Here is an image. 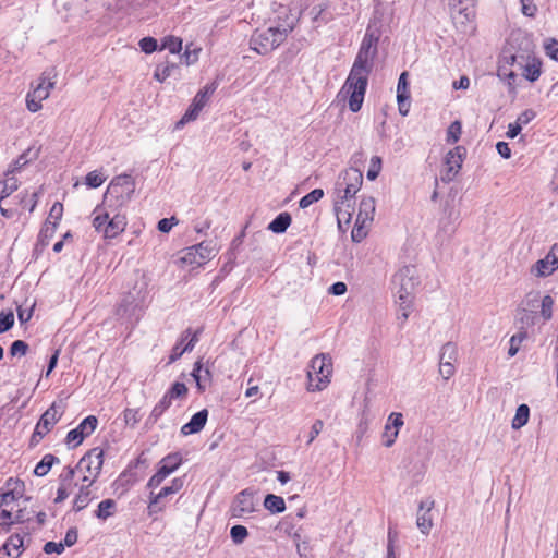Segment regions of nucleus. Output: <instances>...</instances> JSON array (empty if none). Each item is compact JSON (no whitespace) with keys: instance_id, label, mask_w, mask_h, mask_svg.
Returning a JSON list of instances; mask_svg holds the SVG:
<instances>
[{"instance_id":"nucleus-1","label":"nucleus","mask_w":558,"mask_h":558,"mask_svg":"<svg viewBox=\"0 0 558 558\" xmlns=\"http://www.w3.org/2000/svg\"><path fill=\"white\" fill-rule=\"evenodd\" d=\"M378 40L379 34L368 26L349 76L339 93V95L345 94L349 96V108L352 112H357L362 108L368 75L373 70L374 59L377 54Z\"/></svg>"},{"instance_id":"nucleus-2","label":"nucleus","mask_w":558,"mask_h":558,"mask_svg":"<svg viewBox=\"0 0 558 558\" xmlns=\"http://www.w3.org/2000/svg\"><path fill=\"white\" fill-rule=\"evenodd\" d=\"M294 25V21H291L282 25L256 31L250 40L251 48L262 56L271 52L286 40L288 34L293 31Z\"/></svg>"},{"instance_id":"nucleus-3","label":"nucleus","mask_w":558,"mask_h":558,"mask_svg":"<svg viewBox=\"0 0 558 558\" xmlns=\"http://www.w3.org/2000/svg\"><path fill=\"white\" fill-rule=\"evenodd\" d=\"M135 182L130 174H120L113 178L104 196L105 205L117 210L125 206L133 197Z\"/></svg>"},{"instance_id":"nucleus-4","label":"nucleus","mask_w":558,"mask_h":558,"mask_svg":"<svg viewBox=\"0 0 558 558\" xmlns=\"http://www.w3.org/2000/svg\"><path fill=\"white\" fill-rule=\"evenodd\" d=\"M332 373L331 357L328 354H317L311 360L307 371V390L320 391L330 383Z\"/></svg>"},{"instance_id":"nucleus-5","label":"nucleus","mask_w":558,"mask_h":558,"mask_svg":"<svg viewBox=\"0 0 558 558\" xmlns=\"http://www.w3.org/2000/svg\"><path fill=\"white\" fill-rule=\"evenodd\" d=\"M363 183V173L356 168L342 171L336 182V197L350 202L360 191Z\"/></svg>"},{"instance_id":"nucleus-6","label":"nucleus","mask_w":558,"mask_h":558,"mask_svg":"<svg viewBox=\"0 0 558 558\" xmlns=\"http://www.w3.org/2000/svg\"><path fill=\"white\" fill-rule=\"evenodd\" d=\"M104 464V450L99 447H95L87 451L76 464V469L78 472L89 475V484L93 485L102 469Z\"/></svg>"},{"instance_id":"nucleus-7","label":"nucleus","mask_w":558,"mask_h":558,"mask_svg":"<svg viewBox=\"0 0 558 558\" xmlns=\"http://www.w3.org/2000/svg\"><path fill=\"white\" fill-rule=\"evenodd\" d=\"M448 7L453 23L461 32H466L475 17V9L471 0H449Z\"/></svg>"},{"instance_id":"nucleus-8","label":"nucleus","mask_w":558,"mask_h":558,"mask_svg":"<svg viewBox=\"0 0 558 558\" xmlns=\"http://www.w3.org/2000/svg\"><path fill=\"white\" fill-rule=\"evenodd\" d=\"M418 282L417 269L412 265L403 266L393 275L392 278L397 295H413Z\"/></svg>"},{"instance_id":"nucleus-9","label":"nucleus","mask_w":558,"mask_h":558,"mask_svg":"<svg viewBox=\"0 0 558 558\" xmlns=\"http://www.w3.org/2000/svg\"><path fill=\"white\" fill-rule=\"evenodd\" d=\"M182 463V457L179 452L169 453L159 462L157 472L149 478L147 486L149 488L158 487L167 476L173 473Z\"/></svg>"},{"instance_id":"nucleus-10","label":"nucleus","mask_w":558,"mask_h":558,"mask_svg":"<svg viewBox=\"0 0 558 558\" xmlns=\"http://www.w3.org/2000/svg\"><path fill=\"white\" fill-rule=\"evenodd\" d=\"M98 425V420L94 415L85 417L77 427L71 429L66 437V445L75 448L83 442V440L93 434Z\"/></svg>"},{"instance_id":"nucleus-11","label":"nucleus","mask_w":558,"mask_h":558,"mask_svg":"<svg viewBox=\"0 0 558 558\" xmlns=\"http://www.w3.org/2000/svg\"><path fill=\"white\" fill-rule=\"evenodd\" d=\"M507 63L511 66L517 68L530 82H535L541 75V64L533 62H525L523 56L511 54L510 57H504Z\"/></svg>"},{"instance_id":"nucleus-12","label":"nucleus","mask_w":558,"mask_h":558,"mask_svg":"<svg viewBox=\"0 0 558 558\" xmlns=\"http://www.w3.org/2000/svg\"><path fill=\"white\" fill-rule=\"evenodd\" d=\"M558 269V243L554 244L547 255L537 260L531 271L536 277H548Z\"/></svg>"},{"instance_id":"nucleus-13","label":"nucleus","mask_w":558,"mask_h":558,"mask_svg":"<svg viewBox=\"0 0 558 558\" xmlns=\"http://www.w3.org/2000/svg\"><path fill=\"white\" fill-rule=\"evenodd\" d=\"M464 153V147L457 146L446 155L445 162L447 165V170L441 175L442 181L450 182L456 177L462 166Z\"/></svg>"},{"instance_id":"nucleus-14","label":"nucleus","mask_w":558,"mask_h":558,"mask_svg":"<svg viewBox=\"0 0 558 558\" xmlns=\"http://www.w3.org/2000/svg\"><path fill=\"white\" fill-rule=\"evenodd\" d=\"M255 511L254 494L248 489L240 492L232 506L233 517L241 518Z\"/></svg>"},{"instance_id":"nucleus-15","label":"nucleus","mask_w":558,"mask_h":558,"mask_svg":"<svg viewBox=\"0 0 558 558\" xmlns=\"http://www.w3.org/2000/svg\"><path fill=\"white\" fill-rule=\"evenodd\" d=\"M434 505L435 502L430 498L422 500L418 505L416 525L418 530L425 535L429 534L433 527V518L430 511L434 508Z\"/></svg>"},{"instance_id":"nucleus-16","label":"nucleus","mask_w":558,"mask_h":558,"mask_svg":"<svg viewBox=\"0 0 558 558\" xmlns=\"http://www.w3.org/2000/svg\"><path fill=\"white\" fill-rule=\"evenodd\" d=\"M147 295H148V290H147V282L143 279L142 281H137L132 291H130L128 293V295L124 298L123 302L129 305V306H133V307H141L146 299H147Z\"/></svg>"},{"instance_id":"nucleus-17","label":"nucleus","mask_w":558,"mask_h":558,"mask_svg":"<svg viewBox=\"0 0 558 558\" xmlns=\"http://www.w3.org/2000/svg\"><path fill=\"white\" fill-rule=\"evenodd\" d=\"M56 82L52 81V71H45L37 84L34 86V89L31 92L32 96L45 100L49 97L50 90L54 87Z\"/></svg>"},{"instance_id":"nucleus-18","label":"nucleus","mask_w":558,"mask_h":558,"mask_svg":"<svg viewBox=\"0 0 558 558\" xmlns=\"http://www.w3.org/2000/svg\"><path fill=\"white\" fill-rule=\"evenodd\" d=\"M208 418V410L203 409L196 412L191 420L181 427V434L187 436L191 434L199 433L206 425Z\"/></svg>"},{"instance_id":"nucleus-19","label":"nucleus","mask_w":558,"mask_h":558,"mask_svg":"<svg viewBox=\"0 0 558 558\" xmlns=\"http://www.w3.org/2000/svg\"><path fill=\"white\" fill-rule=\"evenodd\" d=\"M60 418L61 413L57 410L56 403H52L50 408L43 413L36 427L47 435Z\"/></svg>"},{"instance_id":"nucleus-20","label":"nucleus","mask_w":558,"mask_h":558,"mask_svg":"<svg viewBox=\"0 0 558 558\" xmlns=\"http://www.w3.org/2000/svg\"><path fill=\"white\" fill-rule=\"evenodd\" d=\"M23 537L20 534L11 535L0 548V558H19L22 554Z\"/></svg>"},{"instance_id":"nucleus-21","label":"nucleus","mask_w":558,"mask_h":558,"mask_svg":"<svg viewBox=\"0 0 558 558\" xmlns=\"http://www.w3.org/2000/svg\"><path fill=\"white\" fill-rule=\"evenodd\" d=\"M444 214L445 216L439 221L440 229L446 233H452L460 214L449 202H446L444 205Z\"/></svg>"},{"instance_id":"nucleus-22","label":"nucleus","mask_w":558,"mask_h":558,"mask_svg":"<svg viewBox=\"0 0 558 558\" xmlns=\"http://www.w3.org/2000/svg\"><path fill=\"white\" fill-rule=\"evenodd\" d=\"M126 227V218L124 215L116 214L104 228L106 239H113L124 231Z\"/></svg>"},{"instance_id":"nucleus-23","label":"nucleus","mask_w":558,"mask_h":558,"mask_svg":"<svg viewBox=\"0 0 558 558\" xmlns=\"http://www.w3.org/2000/svg\"><path fill=\"white\" fill-rule=\"evenodd\" d=\"M333 209L337 216L339 228L342 227L343 222L345 225L350 223L353 213V207L350 205V202L335 197Z\"/></svg>"},{"instance_id":"nucleus-24","label":"nucleus","mask_w":558,"mask_h":558,"mask_svg":"<svg viewBox=\"0 0 558 558\" xmlns=\"http://www.w3.org/2000/svg\"><path fill=\"white\" fill-rule=\"evenodd\" d=\"M375 213V199L372 196H363L360 206L359 214L356 217V225L372 221Z\"/></svg>"},{"instance_id":"nucleus-25","label":"nucleus","mask_w":558,"mask_h":558,"mask_svg":"<svg viewBox=\"0 0 558 558\" xmlns=\"http://www.w3.org/2000/svg\"><path fill=\"white\" fill-rule=\"evenodd\" d=\"M90 487L92 485L88 484L81 485L78 493L73 500V511L80 512L81 510L85 509L92 501L93 496Z\"/></svg>"},{"instance_id":"nucleus-26","label":"nucleus","mask_w":558,"mask_h":558,"mask_svg":"<svg viewBox=\"0 0 558 558\" xmlns=\"http://www.w3.org/2000/svg\"><path fill=\"white\" fill-rule=\"evenodd\" d=\"M172 494L175 493L169 486L162 487L158 494L150 493L148 505L149 514L161 511L163 508V506L161 505V500Z\"/></svg>"},{"instance_id":"nucleus-27","label":"nucleus","mask_w":558,"mask_h":558,"mask_svg":"<svg viewBox=\"0 0 558 558\" xmlns=\"http://www.w3.org/2000/svg\"><path fill=\"white\" fill-rule=\"evenodd\" d=\"M192 250H195L198 254V260L204 264L206 260L211 259L216 255V245L213 241H203L196 245L192 246Z\"/></svg>"},{"instance_id":"nucleus-28","label":"nucleus","mask_w":558,"mask_h":558,"mask_svg":"<svg viewBox=\"0 0 558 558\" xmlns=\"http://www.w3.org/2000/svg\"><path fill=\"white\" fill-rule=\"evenodd\" d=\"M291 215L287 211L280 213L269 225L268 229L277 234L286 232L291 225Z\"/></svg>"},{"instance_id":"nucleus-29","label":"nucleus","mask_w":558,"mask_h":558,"mask_svg":"<svg viewBox=\"0 0 558 558\" xmlns=\"http://www.w3.org/2000/svg\"><path fill=\"white\" fill-rule=\"evenodd\" d=\"M397 296L399 305L398 319L401 320V324H404L412 312L413 295H407L405 298V295L399 294Z\"/></svg>"},{"instance_id":"nucleus-30","label":"nucleus","mask_w":558,"mask_h":558,"mask_svg":"<svg viewBox=\"0 0 558 558\" xmlns=\"http://www.w3.org/2000/svg\"><path fill=\"white\" fill-rule=\"evenodd\" d=\"M117 510V502L113 499H105L98 504L95 517L100 520H107L112 517Z\"/></svg>"},{"instance_id":"nucleus-31","label":"nucleus","mask_w":558,"mask_h":558,"mask_svg":"<svg viewBox=\"0 0 558 558\" xmlns=\"http://www.w3.org/2000/svg\"><path fill=\"white\" fill-rule=\"evenodd\" d=\"M264 507L271 513H281L286 510V502L280 496L268 494L264 499Z\"/></svg>"},{"instance_id":"nucleus-32","label":"nucleus","mask_w":558,"mask_h":558,"mask_svg":"<svg viewBox=\"0 0 558 558\" xmlns=\"http://www.w3.org/2000/svg\"><path fill=\"white\" fill-rule=\"evenodd\" d=\"M60 459L51 453H47L35 466L34 473L37 476H45L53 464L59 463Z\"/></svg>"},{"instance_id":"nucleus-33","label":"nucleus","mask_w":558,"mask_h":558,"mask_svg":"<svg viewBox=\"0 0 558 558\" xmlns=\"http://www.w3.org/2000/svg\"><path fill=\"white\" fill-rule=\"evenodd\" d=\"M191 329H186L181 338L180 341L172 348L171 354H170V363L177 361L182 356L184 352L192 351V344H185L182 347V343L190 337Z\"/></svg>"},{"instance_id":"nucleus-34","label":"nucleus","mask_w":558,"mask_h":558,"mask_svg":"<svg viewBox=\"0 0 558 558\" xmlns=\"http://www.w3.org/2000/svg\"><path fill=\"white\" fill-rule=\"evenodd\" d=\"M530 417V408L527 404H520L517 408L515 415L512 420L511 426L513 429H520L523 427Z\"/></svg>"},{"instance_id":"nucleus-35","label":"nucleus","mask_w":558,"mask_h":558,"mask_svg":"<svg viewBox=\"0 0 558 558\" xmlns=\"http://www.w3.org/2000/svg\"><path fill=\"white\" fill-rule=\"evenodd\" d=\"M458 357L457 345L452 342H447L442 345L439 356V362L454 364Z\"/></svg>"},{"instance_id":"nucleus-36","label":"nucleus","mask_w":558,"mask_h":558,"mask_svg":"<svg viewBox=\"0 0 558 558\" xmlns=\"http://www.w3.org/2000/svg\"><path fill=\"white\" fill-rule=\"evenodd\" d=\"M171 403L172 402L167 397L163 396L161 400L154 407L147 420V423L155 424L163 414V412L170 408Z\"/></svg>"},{"instance_id":"nucleus-37","label":"nucleus","mask_w":558,"mask_h":558,"mask_svg":"<svg viewBox=\"0 0 558 558\" xmlns=\"http://www.w3.org/2000/svg\"><path fill=\"white\" fill-rule=\"evenodd\" d=\"M175 70H178V65L175 63L158 64L155 70L154 77L159 82H163L170 77Z\"/></svg>"},{"instance_id":"nucleus-38","label":"nucleus","mask_w":558,"mask_h":558,"mask_svg":"<svg viewBox=\"0 0 558 558\" xmlns=\"http://www.w3.org/2000/svg\"><path fill=\"white\" fill-rule=\"evenodd\" d=\"M324 196V191L322 189H315L313 191H311L310 193H307L306 195H304L300 202H299V206L300 208H307L308 206H311L312 204L318 202L320 198H323Z\"/></svg>"},{"instance_id":"nucleus-39","label":"nucleus","mask_w":558,"mask_h":558,"mask_svg":"<svg viewBox=\"0 0 558 558\" xmlns=\"http://www.w3.org/2000/svg\"><path fill=\"white\" fill-rule=\"evenodd\" d=\"M192 375H193V377H194V379L196 381L197 388L199 390H204L205 389V385L203 384V381L209 380L210 372L208 369H204V374L202 375V365H201V362L198 361L194 365Z\"/></svg>"},{"instance_id":"nucleus-40","label":"nucleus","mask_w":558,"mask_h":558,"mask_svg":"<svg viewBox=\"0 0 558 558\" xmlns=\"http://www.w3.org/2000/svg\"><path fill=\"white\" fill-rule=\"evenodd\" d=\"M160 49H167L173 54L179 53L182 49V39L174 36L165 37Z\"/></svg>"},{"instance_id":"nucleus-41","label":"nucleus","mask_w":558,"mask_h":558,"mask_svg":"<svg viewBox=\"0 0 558 558\" xmlns=\"http://www.w3.org/2000/svg\"><path fill=\"white\" fill-rule=\"evenodd\" d=\"M187 393V388L184 383L175 381L172 387L163 395L171 402L173 399L184 398Z\"/></svg>"},{"instance_id":"nucleus-42","label":"nucleus","mask_w":558,"mask_h":558,"mask_svg":"<svg viewBox=\"0 0 558 558\" xmlns=\"http://www.w3.org/2000/svg\"><path fill=\"white\" fill-rule=\"evenodd\" d=\"M106 181V177L101 171H90L85 177V184L90 189L99 187Z\"/></svg>"},{"instance_id":"nucleus-43","label":"nucleus","mask_w":558,"mask_h":558,"mask_svg":"<svg viewBox=\"0 0 558 558\" xmlns=\"http://www.w3.org/2000/svg\"><path fill=\"white\" fill-rule=\"evenodd\" d=\"M180 262L186 265H203L201 260H198V254L195 250H192V246L184 248L181 252Z\"/></svg>"},{"instance_id":"nucleus-44","label":"nucleus","mask_w":558,"mask_h":558,"mask_svg":"<svg viewBox=\"0 0 558 558\" xmlns=\"http://www.w3.org/2000/svg\"><path fill=\"white\" fill-rule=\"evenodd\" d=\"M218 84L217 82H211L210 84H207L203 89H201L196 96L194 97L198 102H202L206 106L208 102L210 96L215 93L217 89Z\"/></svg>"},{"instance_id":"nucleus-45","label":"nucleus","mask_w":558,"mask_h":558,"mask_svg":"<svg viewBox=\"0 0 558 558\" xmlns=\"http://www.w3.org/2000/svg\"><path fill=\"white\" fill-rule=\"evenodd\" d=\"M38 154V150L32 153V149H28L24 154H22L15 161L13 168L10 170V172L17 171L22 169L24 166H26L32 158H36Z\"/></svg>"},{"instance_id":"nucleus-46","label":"nucleus","mask_w":558,"mask_h":558,"mask_svg":"<svg viewBox=\"0 0 558 558\" xmlns=\"http://www.w3.org/2000/svg\"><path fill=\"white\" fill-rule=\"evenodd\" d=\"M554 299L550 295H545L542 299L541 315L544 320H549L553 317Z\"/></svg>"},{"instance_id":"nucleus-47","label":"nucleus","mask_w":558,"mask_h":558,"mask_svg":"<svg viewBox=\"0 0 558 558\" xmlns=\"http://www.w3.org/2000/svg\"><path fill=\"white\" fill-rule=\"evenodd\" d=\"M14 325L13 312H0V333H4L10 330Z\"/></svg>"},{"instance_id":"nucleus-48","label":"nucleus","mask_w":558,"mask_h":558,"mask_svg":"<svg viewBox=\"0 0 558 558\" xmlns=\"http://www.w3.org/2000/svg\"><path fill=\"white\" fill-rule=\"evenodd\" d=\"M526 338H527L526 330H520L517 335H513L510 339V348H509L508 354L510 356H514L519 351L518 344L521 343Z\"/></svg>"},{"instance_id":"nucleus-49","label":"nucleus","mask_w":558,"mask_h":558,"mask_svg":"<svg viewBox=\"0 0 558 558\" xmlns=\"http://www.w3.org/2000/svg\"><path fill=\"white\" fill-rule=\"evenodd\" d=\"M381 158L378 157V156H374L372 157L371 159V165H369V168L367 170V179L371 180V181H374L375 179H377V177L379 175V172L381 170Z\"/></svg>"},{"instance_id":"nucleus-50","label":"nucleus","mask_w":558,"mask_h":558,"mask_svg":"<svg viewBox=\"0 0 558 558\" xmlns=\"http://www.w3.org/2000/svg\"><path fill=\"white\" fill-rule=\"evenodd\" d=\"M397 97H410L408 72H402L398 80Z\"/></svg>"},{"instance_id":"nucleus-51","label":"nucleus","mask_w":558,"mask_h":558,"mask_svg":"<svg viewBox=\"0 0 558 558\" xmlns=\"http://www.w3.org/2000/svg\"><path fill=\"white\" fill-rule=\"evenodd\" d=\"M247 535V529L243 525H234L230 530V536L235 544H242Z\"/></svg>"},{"instance_id":"nucleus-52","label":"nucleus","mask_w":558,"mask_h":558,"mask_svg":"<svg viewBox=\"0 0 558 558\" xmlns=\"http://www.w3.org/2000/svg\"><path fill=\"white\" fill-rule=\"evenodd\" d=\"M461 123L460 121H453L447 131V142L450 144H454L459 141L461 135Z\"/></svg>"},{"instance_id":"nucleus-53","label":"nucleus","mask_w":558,"mask_h":558,"mask_svg":"<svg viewBox=\"0 0 558 558\" xmlns=\"http://www.w3.org/2000/svg\"><path fill=\"white\" fill-rule=\"evenodd\" d=\"M138 45L141 50L145 53H153L158 48L157 39L150 36L142 38Z\"/></svg>"},{"instance_id":"nucleus-54","label":"nucleus","mask_w":558,"mask_h":558,"mask_svg":"<svg viewBox=\"0 0 558 558\" xmlns=\"http://www.w3.org/2000/svg\"><path fill=\"white\" fill-rule=\"evenodd\" d=\"M28 344L23 340H15L10 347V354L12 356H24L28 351Z\"/></svg>"},{"instance_id":"nucleus-55","label":"nucleus","mask_w":558,"mask_h":558,"mask_svg":"<svg viewBox=\"0 0 558 558\" xmlns=\"http://www.w3.org/2000/svg\"><path fill=\"white\" fill-rule=\"evenodd\" d=\"M535 318L536 315L533 311H527L526 308H523L520 312L521 330L533 326L535 324Z\"/></svg>"},{"instance_id":"nucleus-56","label":"nucleus","mask_w":558,"mask_h":558,"mask_svg":"<svg viewBox=\"0 0 558 558\" xmlns=\"http://www.w3.org/2000/svg\"><path fill=\"white\" fill-rule=\"evenodd\" d=\"M398 434H399L398 430L391 429L389 422H387L386 426H385V432L383 434L384 446L387 448L391 447L395 444V441L398 437Z\"/></svg>"},{"instance_id":"nucleus-57","label":"nucleus","mask_w":558,"mask_h":558,"mask_svg":"<svg viewBox=\"0 0 558 558\" xmlns=\"http://www.w3.org/2000/svg\"><path fill=\"white\" fill-rule=\"evenodd\" d=\"M544 48H545V52L546 54L558 62V40L551 38V39H548L545 45H544Z\"/></svg>"},{"instance_id":"nucleus-58","label":"nucleus","mask_w":558,"mask_h":558,"mask_svg":"<svg viewBox=\"0 0 558 558\" xmlns=\"http://www.w3.org/2000/svg\"><path fill=\"white\" fill-rule=\"evenodd\" d=\"M140 420V411L137 409L124 410V421L128 425L135 426Z\"/></svg>"},{"instance_id":"nucleus-59","label":"nucleus","mask_w":558,"mask_h":558,"mask_svg":"<svg viewBox=\"0 0 558 558\" xmlns=\"http://www.w3.org/2000/svg\"><path fill=\"white\" fill-rule=\"evenodd\" d=\"M521 11L525 16L533 17L537 12V7L533 0H520Z\"/></svg>"},{"instance_id":"nucleus-60","label":"nucleus","mask_w":558,"mask_h":558,"mask_svg":"<svg viewBox=\"0 0 558 558\" xmlns=\"http://www.w3.org/2000/svg\"><path fill=\"white\" fill-rule=\"evenodd\" d=\"M44 551L48 555L50 554H62L64 551V544L63 543H56V542H47L44 545Z\"/></svg>"},{"instance_id":"nucleus-61","label":"nucleus","mask_w":558,"mask_h":558,"mask_svg":"<svg viewBox=\"0 0 558 558\" xmlns=\"http://www.w3.org/2000/svg\"><path fill=\"white\" fill-rule=\"evenodd\" d=\"M76 471H77L76 466L75 468L66 466L59 476L60 484L70 485Z\"/></svg>"},{"instance_id":"nucleus-62","label":"nucleus","mask_w":558,"mask_h":558,"mask_svg":"<svg viewBox=\"0 0 558 558\" xmlns=\"http://www.w3.org/2000/svg\"><path fill=\"white\" fill-rule=\"evenodd\" d=\"M199 112L201 111H198L197 108H195L191 104L190 107L187 108L186 112L182 117V119L179 121L178 125H182V124H185V123H187L190 121H194L198 117Z\"/></svg>"},{"instance_id":"nucleus-63","label":"nucleus","mask_w":558,"mask_h":558,"mask_svg":"<svg viewBox=\"0 0 558 558\" xmlns=\"http://www.w3.org/2000/svg\"><path fill=\"white\" fill-rule=\"evenodd\" d=\"M390 426H391V429L393 430H398L403 426L404 422H403V416L401 413H397V412H392L389 417H388V421Z\"/></svg>"},{"instance_id":"nucleus-64","label":"nucleus","mask_w":558,"mask_h":558,"mask_svg":"<svg viewBox=\"0 0 558 558\" xmlns=\"http://www.w3.org/2000/svg\"><path fill=\"white\" fill-rule=\"evenodd\" d=\"M454 372V364L439 362V374L445 380H448L451 376H453Z\"/></svg>"}]
</instances>
